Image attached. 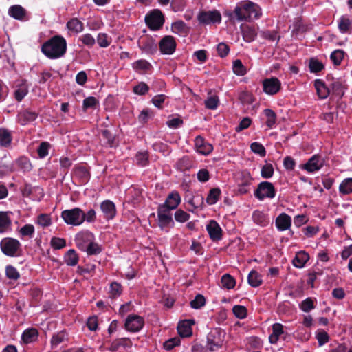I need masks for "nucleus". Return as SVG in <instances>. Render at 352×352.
I'll list each match as a JSON object with an SVG mask.
<instances>
[{
    "label": "nucleus",
    "mask_w": 352,
    "mask_h": 352,
    "mask_svg": "<svg viewBox=\"0 0 352 352\" xmlns=\"http://www.w3.org/2000/svg\"><path fill=\"white\" fill-rule=\"evenodd\" d=\"M67 51V41L64 37L56 35L45 42L41 52L49 58L56 59L65 55Z\"/></svg>",
    "instance_id": "f257e3e1"
},
{
    "label": "nucleus",
    "mask_w": 352,
    "mask_h": 352,
    "mask_svg": "<svg viewBox=\"0 0 352 352\" xmlns=\"http://www.w3.org/2000/svg\"><path fill=\"white\" fill-rule=\"evenodd\" d=\"M233 14L239 21H251L260 18L262 11L257 4L250 1H244L236 5Z\"/></svg>",
    "instance_id": "f03ea898"
},
{
    "label": "nucleus",
    "mask_w": 352,
    "mask_h": 352,
    "mask_svg": "<svg viewBox=\"0 0 352 352\" xmlns=\"http://www.w3.org/2000/svg\"><path fill=\"white\" fill-rule=\"evenodd\" d=\"M226 332L220 328L212 329L207 336L206 350L208 352L217 351L225 343Z\"/></svg>",
    "instance_id": "7ed1b4c3"
},
{
    "label": "nucleus",
    "mask_w": 352,
    "mask_h": 352,
    "mask_svg": "<svg viewBox=\"0 0 352 352\" xmlns=\"http://www.w3.org/2000/svg\"><path fill=\"white\" fill-rule=\"evenodd\" d=\"M61 217L67 225L78 226L85 221V212L79 208L63 210Z\"/></svg>",
    "instance_id": "20e7f679"
},
{
    "label": "nucleus",
    "mask_w": 352,
    "mask_h": 352,
    "mask_svg": "<svg viewBox=\"0 0 352 352\" xmlns=\"http://www.w3.org/2000/svg\"><path fill=\"white\" fill-rule=\"evenodd\" d=\"M1 250L4 254L8 256H15L20 249L21 243L15 239L6 237L0 243Z\"/></svg>",
    "instance_id": "39448f33"
},
{
    "label": "nucleus",
    "mask_w": 352,
    "mask_h": 352,
    "mask_svg": "<svg viewBox=\"0 0 352 352\" xmlns=\"http://www.w3.org/2000/svg\"><path fill=\"white\" fill-rule=\"evenodd\" d=\"M171 211L172 210L161 206H159L157 208L158 225L162 230L170 228L174 226Z\"/></svg>",
    "instance_id": "423d86ee"
},
{
    "label": "nucleus",
    "mask_w": 352,
    "mask_h": 352,
    "mask_svg": "<svg viewBox=\"0 0 352 352\" xmlns=\"http://www.w3.org/2000/svg\"><path fill=\"white\" fill-rule=\"evenodd\" d=\"M145 21L151 30H157L164 24V15L160 10H154L146 16Z\"/></svg>",
    "instance_id": "0eeeda50"
},
{
    "label": "nucleus",
    "mask_w": 352,
    "mask_h": 352,
    "mask_svg": "<svg viewBox=\"0 0 352 352\" xmlns=\"http://www.w3.org/2000/svg\"><path fill=\"white\" fill-rule=\"evenodd\" d=\"M254 195L259 200H263L265 198L272 199L276 195V190L272 183L263 182L258 185Z\"/></svg>",
    "instance_id": "6e6552de"
},
{
    "label": "nucleus",
    "mask_w": 352,
    "mask_h": 352,
    "mask_svg": "<svg viewBox=\"0 0 352 352\" xmlns=\"http://www.w3.org/2000/svg\"><path fill=\"white\" fill-rule=\"evenodd\" d=\"M198 21L202 24H212L216 23H220L221 21V13L214 10L210 11L201 12L197 16Z\"/></svg>",
    "instance_id": "1a4fd4ad"
},
{
    "label": "nucleus",
    "mask_w": 352,
    "mask_h": 352,
    "mask_svg": "<svg viewBox=\"0 0 352 352\" xmlns=\"http://www.w3.org/2000/svg\"><path fill=\"white\" fill-rule=\"evenodd\" d=\"M144 324V318L135 314L128 316L125 321L126 329L131 332L139 331L143 327Z\"/></svg>",
    "instance_id": "9d476101"
},
{
    "label": "nucleus",
    "mask_w": 352,
    "mask_h": 352,
    "mask_svg": "<svg viewBox=\"0 0 352 352\" xmlns=\"http://www.w3.org/2000/svg\"><path fill=\"white\" fill-rule=\"evenodd\" d=\"M281 87L280 81L275 77L266 78L263 81V91L268 95H274L278 93Z\"/></svg>",
    "instance_id": "9b49d317"
},
{
    "label": "nucleus",
    "mask_w": 352,
    "mask_h": 352,
    "mask_svg": "<svg viewBox=\"0 0 352 352\" xmlns=\"http://www.w3.org/2000/svg\"><path fill=\"white\" fill-rule=\"evenodd\" d=\"M94 236L89 231H82L78 233L75 236V243L78 248L82 250H85L87 248L88 244L91 241H94Z\"/></svg>",
    "instance_id": "f8f14e48"
},
{
    "label": "nucleus",
    "mask_w": 352,
    "mask_h": 352,
    "mask_svg": "<svg viewBox=\"0 0 352 352\" xmlns=\"http://www.w3.org/2000/svg\"><path fill=\"white\" fill-rule=\"evenodd\" d=\"M159 47L163 54H172L175 51L176 42L172 36H166L160 41Z\"/></svg>",
    "instance_id": "ddd939ff"
},
{
    "label": "nucleus",
    "mask_w": 352,
    "mask_h": 352,
    "mask_svg": "<svg viewBox=\"0 0 352 352\" xmlns=\"http://www.w3.org/2000/svg\"><path fill=\"white\" fill-rule=\"evenodd\" d=\"M195 147L199 153L208 155L213 150V146L210 143L206 142L204 138L201 135H198L195 139Z\"/></svg>",
    "instance_id": "4468645a"
},
{
    "label": "nucleus",
    "mask_w": 352,
    "mask_h": 352,
    "mask_svg": "<svg viewBox=\"0 0 352 352\" xmlns=\"http://www.w3.org/2000/svg\"><path fill=\"white\" fill-rule=\"evenodd\" d=\"M323 164L324 160L322 158L318 155H314L303 165V168L309 173H313L320 170Z\"/></svg>",
    "instance_id": "2eb2a0df"
},
{
    "label": "nucleus",
    "mask_w": 352,
    "mask_h": 352,
    "mask_svg": "<svg viewBox=\"0 0 352 352\" xmlns=\"http://www.w3.org/2000/svg\"><path fill=\"white\" fill-rule=\"evenodd\" d=\"M206 230L212 241H219L221 239L222 230L215 221H210L206 226Z\"/></svg>",
    "instance_id": "dca6fc26"
},
{
    "label": "nucleus",
    "mask_w": 352,
    "mask_h": 352,
    "mask_svg": "<svg viewBox=\"0 0 352 352\" xmlns=\"http://www.w3.org/2000/svg\"><path fill=\"white\" fill-rule=\"evenodd\" d=\"M180 202L181 197L179 194L176 191H173L168 195L165 202L160 206H164L170 210H173L179 206Z\"/></svg>",
    "instance_id": "f3484780"
},
{
    "label": "nucleus",
    "mask_w": 352,
    "mask_h": 352,
    "mask_svg": "<svg viewBox=\"0 0 352 352\" xmlns=\"http://www.w3.org/2000/svg\"><path fill=\"white\" fill-rule=\"evenodd\" d=\"M100 209L107 219H112L116 213L115 204L109 200H105L100 204Z\"/></svg>",
    "instance_id": "a211bd4d"
},
{
    "label": "nucleus",
    "mask_w": 352,
    "mask_h": 352,
    "mask_svg": "<svg viewBox=\"0 0 352 352\" xmlns=\"http://www.w3.org/2000/svg\"><path fill=\"white\" fill-rule=\"evenodd\" d=\"M195 324L193 320H185L180 322L177 327L179 334L182 337H188L192 335V326Z\"/></svg>",
    "instance_id": "6ab92c4d"
},
{
    "label": "nucleus",
    "mask_w": 352,
    "mask_h": 352,
    "mask_svg": "<svg viewBox=\"0 0 352 352\" xmlns=\"http://www.w3.org/2000/svg\"><path fill=\"white\" fill-rule=\"evenodd\" d=\"M291 217L285 213L280 214L276 219V227L280 231H285L289 229L291 226Z\"/></svg>",
    "instance_id": "aec40b11"
},
{
    "label": "nucleus",
    "mask_w": 352,
    "mask_h": 352,
    "mask_svg": "<svg viewBox=\"0 0 352 352\" xmlns=\"http://www.w3.org/2000/svg\"><path fill=\"white\" fill-rule=\"evenodd\" d=\"M314 86L320 98L325 99L329 96V89L326 86L325 83L322 80H316Z\"/></svg>",
    "instance_id": "412c9836"
},
{
    "label": "nucleus",
    "mask_w": 352,
    "mask_h": 352,
    "mask_svg": "<svg viewBox=\"0 0 352 352\" xmlns=\"http://www.w3.org/2000/svg\"><path fill=\"white\" fill-rule=\"evenodd\" d=\"M243 38L245 41L250 43L255 40L257 36V32L254 27L249 25L241 26Z\"/></svg>",
    "instance_id": "4be33fe9"
},
{
    "label": "nucleus",
    "mask_w": 352,
    "mask_h": 352,
    "mask_svg": "<svg viewBox=\"0 0 352 352\" xmlns=\"http://www.w3.org/2000/svg\"><path fill=\"white\" fill-rule=\"evenodd\" d=\"M142 51L148 54H153L157 51V45L151 39L143 40L140 43Z\"/></svg>",
    "instance_id": "5701e85b"
},
{
    "label": "nucleus",
    "mask_w": 352,
    "mask_h": 352,
    "mask_svg": "<svg viewBox=\"0 0 352 352\" xmlns=\"http://www.w3.org/2000/svg\"><path fill=\"white\" fill-rule=\"evenodd\" d=\"M309 259V254L305 251H300L296 253L293 259V264L296 267L302 268Z\"/></svg>",
    "instance_id": "b1692460"
},
{
    "label": "nucleus",
    "mask_w": 352,
    "mask_h": 352,
    "mask_svg": "<svg viewBox=\"0 0 352 352\" xmlns=\"http://www.w3.org/2000/svg\"><path fill=\"white\" fill-rule=\"evenodd\" d=\"M12 141V135L11 132L5 129H0V146L8 148L11 145Z\"/></svg>",
    "instance_id": "393cba45"
},
{
    "label": "nucleus",
    "mask_w": 352,
    "mask_h": 352,
    "mask_svg": "<svg viewBox=\"0 0 352 352\" xmlns=\"http://www.w3.org/2000/svg\"><path fill=\"white\" fill-rule=\"evenodd\" d=\"M36 113L26 110L18 114L17 120L21 125H25L29 122L34 121L36 118Z\"/></svg>",
    "instance_id": "a878e982"
},
{
    "label": "nucleus",
    "mask_w": 352,
    "mask_h": 352,
    "mask_svg": "<svg viewBox=\"0 0 352 352\" xmlns=\"http://www.w3.org/2000/svg\"><path fill=\"white\" fill-rule=\"evenodd\" d=\"M284 333L283 326L280 323H275L272 325V333L269 336V341L271 344H276L279 336Z\"/></svg>",
    "instance_id": "bb28decb"
},
{
    "label": "nucleus",
    "mask_w": 352,
    "mask_h": 352,
    "mask_svg": "<svg viewBox=\"0 0 352 352\" xmlns=\"http://www.w3.org/2000/svg\"><path fill=\"white\" fill-rule=\"evenodd\" d=\"M338 27L341 33L346 34L351 30L352 22L347 16H342L338 21Z\"/></svg>",
    "instance_id": "cd10ccee"
},
{
    "label": "nucleus",
    "mask_w": 352,
    "mask_h": 352,
    "mask_svg": "<svg viewBox=\"0 0 352 352\" xmlns=\"http://www.w3.org/2000/svg\"><path fill=\"white\" fill-rule=\"evenodd\" d=\"M8 14L15 19L23 20L25 16V10L21 6L15 5L9 8Z\"/></svg>",
    "instance_id": "c85d7f7f"
},
{
    "label": "nucleus",
    "mask_w": 352,
    "mask_h": 352,
    "mask_svg": "<svg viewBox=\"0 0 352 352\" xmlns=\"http://www.w3.org/2000/svg\"><path fill=\"white\" fill-rule=\"evenodd\" d=\"M28 93V86L25 80L17 85V88L14 92V96L17 101H21Z\"/></svg>",
    "instance_id": "c756f323"
},
{
    "label": "nucleus",
    "mask_w": 352,
    "mask_h": 352,
    "mask_svg": "<svg viewBox=\"0 0 352 352\" xmlns=\"http://www.w3.org/2000/svg\"><path fill=\"white\" fill-rule=\"evenodd\" d=\"M67 28L74 33L81 32L84 29L83 23L76 18L72 19L67 23Z\"/></svg>",
    "instance_id": "7c9ffc66"
},
{
    "label": "nucleus",
    "mask_w": 352,
    "mask_h": 352,
    "mask_svg": "<svg viewBox=\"0 0 352 352\" xmlns=\"http://www.w3.org/2000/svg\"><path fill=\"white\" fill-rule=\"evenodd\" d=\"M10 226L11 219L8 217V212H0V233L6 232Z\"/></svg>",
    "instance_id": "2f4dec72"
},
{
    "label": "nucleus",
    "mask_w": 352,
    "mask_h": 352,
    "mask_svg": "<svg viewBox=\"0 0 352 352\" xmlns=\"http://www.w3.org/2000/svg\"><path fill=\"white\" fill-rule=\"evenodd\" d=\"M248 283L253 287L261 285L263 280L261 276L255 270H252L248 277Z\"/></svg>",
    "instance_id": "473e14b6"
},
{
    "label": "nucleus",
    "mask_w": 352,
    "mask_h": 352,
    "mask_svg": "<svg viewBox=\"0 0 352 352\" xmlns=\"http://www.w3.org/2000/svg\"><path fill=\"white\" fill-rule=\"evenodd\" d=\"M252 219L254 222L262 226H265L269 223L267 217L263 212L258 210L254 212Z\"/></svg>",
    "instance_id": "72a5a7b5"
},
{
    "label": "nucleus",
    "mask_w": 352,
    "mask_h": 352,
    "mask_svg": "<svg viewBox=\"0 0 352 352\" xmlns=\"http://www.w3.org/2000/svg\"><path fill=\"white\" fill-rule=\"evenodd\" d=\"M171 28L173 33L179 35H185L188 32L186 24L182 21L173 23Z\"/></svg>",
    "instance_id": "f704fd0d"
},
{
    "label": "nucleus",
    "mask_w": 352,
    "mask_h": 352,
    "mask_svg": "<svg viewBox=\"0 0 352 352\" xmlns=\"http://www.w3.org/2000/svg\"><path fill=\"white\" fill-rule=\"evenodd\" d=\"M38 336V331L35 329H30L25 330L23 335L22 339L25 343H30L34 341Z\"/></svg>",
    "instance_id": "c9c22d12"
},
{
    "label": "nucleus",
    "mask_w": 352,
    "mask_h": 352,
    "mask_svg": "<svg viewBox=\"0 0 352 352\" xmlns=\"http://www.w3.org/2000/svg\"><path fill=\"white\" fill-rule=\"evenodd\" d=\"M221 196V190L219 188H212L210 190L206 198V202L209 205L215 204L219 199Z\"/></svg>",
    "instance_id": "e433bc0d"
},
{
    "label": "nucleus",
    "mask_w": 352,
    "mask_h": 352,
    "mask_svg": "<svg viewBox=\"0 0 352 352\" xmlns=\"http://www.w3.org/2000/svg\"><path fill=\"white\" fill-rule=\"evenodd\" d=\"M67 340V336L66 333L64 331H60L52 336L51 340L52 346L55 348L58 346L60 343L65 342Z\"/></svg>",
    "instance_id": "4c0bfd02"
},
{
    "label": "nucleus",
    "mask_w": 352,
    "mask_h": 352,
    "mask_svg": "<svg viewBox=\"0 0 352 352\" xmlns=\"http://www.w3.org/2000/svg\"><path fill=\"white\" fill-rule=\"evenodd\" d=\"M236 181L238 185L250 186L252 184V178L249 172L243 171L239 174Z\"/></svg>",
    "instance_id": "58836bf2"
},
{
    "label": "nucleus",
    "mask_w": 352,
    "mask_h": 352,
    "mask_svg": "<svg viewBox=\"0 0 352 352\" xmlns=\"http://www.w3.org/2000/svg\"><path fill=\"white\" fill-rule=\"evenodd\" d=\"M342 194L347 195L352 192V178H347L343 180L339 187Z\"/></svg>",
    "instance_id": "ea45409f"
},
{
    "label": "nucleus",
    "mask_w": 352,
    "mask_h": 352,
    "mask_svg": "<svg viewBox=\"0 0 352 352\" xmlns=\"http://www.w3.org/2000/svg\"><path fill=\"white\" fill-rule=\"evenodd\" d=\"M264 113L267 118L266 120V125L270 128L272 129L274 124H276V116L274 111L270 109H266L264 110Z\"/></svg>",
    "instance_id": "a19ab883"
},
{
    "label": "nucleus",
    "mask_w": 352,
    "mask_h": 352,
    "mask_svg": "<svg viewBox=\"0 0 352 352\" xmlns=\"http://www.w3.org/2000/svg\"><path fill=\"white\" fill-rule=\"evenodd\" d=\"M65 261L67 265L74 266L78 263V257L74 250H69L65 257Z\"/></svg>",
    "instance_id": "79ce46f5"
},
{
    "label": "nucleus",
    "mask_w": 352,
    "mask_h": 352,
    "mask_svg": "<svg viewBox=\"0 0 352 352\" xmlns=\"http://www.w3.org/2000/svg\"><path fill=\"white\" fill-rule=\"evenodd\" d=\"M221 282L222 287H223L224 288H226L228 289L234 288V287L235 286V284H236V282H235V280L234 279V278L228 274H224L221 277Z\"/></svg>",
    "instance_id": "37998d69"
},
{
    "label": "nucleus",
    "mask_w": 352,
    "mask_h": 352,
    "mask_svg": "<svg viewBox=\"0 0 352 352\" xmlns=\"http://www.w3.org/2000/svg\"><path fill=\"white\" fill-rule=\"evenodd\" d=\"M151 67V64L144 59L138 60L133 63V68L135 70L148 71Z\"/></svg>",
    "instance_id": "c03bdc74"
},
{
    "label": "nucleus",
    "mask_w": 352,
    "mask_h": 352,
    "mask_svg": "<svg viewBox=\"0 0 352 352\" xmlns=\"http://www.w3.org/2000/svg\"><path fill=\"white\" fill-rule=\"evenodd\" d=\"M219 104V98L217 96L211 95L205 100L206 107L209 109H216Z\"/></svg>",
    "instance_id": "a18cd8bd"
},
{
    "label": "nucleus",
    "mask_w": 352,
    "mask_h": 352,
    "mask_svg": "<svg viewBox=\"0 0 352 352\" xmlns=\"http://www.w3.org/2000/svg\"><path fill=\"white\" fill-rule=\"evenodd\" d=\"M97 42L100 47H107L111 43V38L107 34L100 33L97 37Z\"/></svg>",
    "instance_id": "49530a36"
},
{
    "label": "nucleus",
    "mask_w": 352,
    "mask_h": 352,
    "mask_svg": "<svg viewBox=\"0 0 352 352\" xmlns=\"http://www.w3.org/2000/svg\"><path fill=\"white\" fill-rule=\"evenodd\" d=\"M233 72L238 76H243L247 71L240 60H235L233 62Z\"/></svg>",
    "instance_id": "de8ad7c7"
},
{
    "label": "nucleus",
    "mask_w": 352,
    "mask_h": 352,
    "mask_svg": "<svg viewBox=\"0 0 352 352\" xmlns=\"http://www.w3.org/2000/svg\"><path fill=\"white\" fill-rule=\"evenodd\" d=\"M206 304V299L203 295L197 294L195 299L190 302V305L193 309H200Z\"/></svg>",
    "instance_id": "09e8293b"
},
{
    "label": "nucleus",
    "mask_w": 352,
    "mask_h": 352,
    "mask_svg": "<svg viewBox=\"0 0 352 352\" xmlns=\"http://www.w3.org/2000/svg\"><path fill=\"white\" fill-rule=\"evenodd\" d=\"M36 223L42 227H48L52 224V219L49 214H41L37 217Z\"/></svg>",
    "instance_id": "8fccbe9b"
},
{
    "label": "nucleus",
    "mask_w": 352,
    "mask_h": 352,
    "mask_svg": "<svg viewBox=\"0 0 352 352\" xmlns=\"http://www.w3.org/2000/svg\"><path fill=\"white\" fill-rule=\"evenodd\" d=\"M6 274L9 279L17 280L20 277L18 270L12 265H8L6 267Z\"/></svg>",
    "instance_id": "3c124183"
},
{
    "label": "nucleus",
    "mask_w": 352,
    "mask_h": 352,
    "mask_svg": "<svg viewBox=\"0 0 352 352\" xmlns=\"http://www.w3.org/2000/svg\"><path fill=\"white\" fill-rule=\"evenodd\" d=\"M250 148L252 152L259 155L261 157H265L266 155V151L265 147L258 142H253L250 145Z\"/></svg>",
    "instance_id": "603ef678"
},
{
    "label": "nucleus",
    "mask_w": 352,
    "mask_h": 352,
    "mask_svg": "<svg viewBox=\"0 0 352 352\" xmlns=\"http://www.w3.org/2000/svg\"><path fill=\"white\" fill-rule=\"evenodd\" d=\"M19 233L22 236L32 238L34 233V227L32 224H26L20 229Z\"/></svg>",
    "instance_id": "864d4df0"
},
{
    "label": "nucleus",
    "mask_w": 352,
    "mask_h": 352,
    "mask_svg": "<svg viewBox=\"0 0 352 352\" xmlns=\"http://www.w3.org/2000/svg\"><path fill=\"white\" fill-rule=\"evenodd\" d=\"M234 316L240 319L245 318L247 316V309L244 306L235 305L232 308Z\"/></svg>",
    "instance_id": "5fc2aeb1"
},
{
    "label": "nucleus",
    "mask_w": 352,
    "mask_h": 352,
    "mask_svg": "<svg viewBox=\"0 0 352 352\" xmlns=\"http://www.w3.org/2000/svg\"><path fill=\"white\" fill-rule=\"evenodd\" d=\"M122 293V286L120 284L113 282L110 285L109 294L112 298L119 296Z\"/></svg>",
    "instance_id": "6e6d98bb"
},
{
    "label": "nucleus",
    "mask_w": 352,
    "mask_h": 352,
    "mask_svg": "<svg viewBox=\"0 0 352 352\" xmlns=\"http://www.w3.org/2000/svg\"><path fill=\"white\" fill-rule=\"evenodd\" d=\"M261 176L263 178L268 179L273 176L274 168L271 164H266L264 165L261 171Z\"/></svg>",
    "instance_id": "4d7b16f0"
},
{
    "label": "nucleus",
    "mask_w": 352,
    "mask_h": 352,
    "mask_svg": "<svg viewBox=\"0 0 352 352\" xmlns=\"http://www.w3.org/2000/svg\"><path fill=\"white\" fill-rule=\"evenodd\" d=\"M314 307V301L311 298H306L300 305V309L304 312H309Z\"/></svg>",
    "instance_id": "13d9d810"
},
{
    "label": "nucleus",
    "mask_w": 352,
    "mask_h": 352,
    "mask_svg": "<svg viewBox=\"0 0 352 352\" xmlns=\"http://www.w3.org/2000/svg\"><path fill=\"white\" fill-rule=\"evenodd\" d=\"M344 58V52L341 50H336L333 51L331 54V59L333 63L336 65L340 64L342 60Z\"/></svg>",
    "instance_id": "bf43d9fd"
},
{
    "label": "nucleus",
    "mask_w": 352,
    "mask_h": 352,
    "mask_svg": "<svg viewBox=\"0 0 352 352\" xmlns=\"http://www.w3.org/2000/svg\"><path fill=\"white\" fill-rule=\"evenodd\" d=\"M50 148V144L48 142H42L37 150L39 157L44 158L45 157H46L48 155Z\"/></svg>",
    "instance_id": "052dcab7"
},
{
    "label": "nucleus",
    "mask_w": 352,
    "mask_h": 352,
    "mask_svg": "<svg viewBox=\"0 0 352 352\" xmlns=\"http://www.w3.org/2000/svg\"><path fill=\"white\" fill-rule=\"evenodd\" d=\"M175 219L177 222L184 223L190 219V214L182 210H178L175 213Z\"/></svg>",
    "instance_id": "680f3d73"
},
{
    "label": "nucleus",
    "mask_w": 352,
    "mask_h": 352,
    "mask_svg": "<svg viewBox=\"0 0 352 352\" xmlns=\"http://www.w3.org/2000/svg\"><path fill=\"white\" fill-rule=\"evenodd\" d=\"M324 68L322 63L316 59L311 58L309 61V69L311 72H320Z\"/></svg>",
    "instance_id": "e2e57ef3"
},
{
    "label": "nucleus",
    "mask_w": 352,
    "mask_h": 352,
    "mask_svg": "<svg viewBox=\"0 0 352 352\" xmlns=\"http://www.w3.org/2000/svg\"><path fill=\"white\" fill-rule=\"evenodd\" d=\"M79 40L85 45L88 47H92L95 43L96 40L94 36L90 34H85L82 35Z\"/></svg>",
    "instance_id": "0e129e2a"
},
{
    "label": "nucleus",
    "mask_w": 352,
    "mask_h": 352,
    "mask_svg": "<svg viewBox=\"0 0 352 352\" xmlns=\"http://www.w3.org/2000/svg\"><path fill=\"white\" fill-rule=\"evenodd\" d=\"M148 86L144 82H140L133 87L134 93L138 95L146 94L148 92Z\"/></svg>",
    "instance_id": "69168bd1"
},
{
    "label": "nucleus",
    "mask_w": 352,
    "mask_h": 352,
    "mask_svg": "<svg viewBox=\"0 0 352 352\" xmlns=\"http://www.w3.org/2000/svg\"><path fill=\"white\" fill-rule=\"evenodd\" d=\"M66 245V242L65 239L62 238L53 237L51 239V245L54 249H61L64 248Z\"/></svg>",
    "instance_id": "338daca9"
},
{
    "label": "nucleus",
    "mask_w": 352,
    "mask_h": 352,
    "mask_svg": "<svg viewBox=\"0 0 352 352\" xmlns=\"http://www.w3.org/2000/svg\"><path fill=\"white\" fill-rule=\"evenodd\" d=\"M239 100L245 104H251L254 99L252 95L248 91H242L239 94Z\"/></svg>",
    "instance_id": "774afa93"
}]
</instances>
